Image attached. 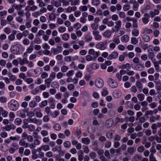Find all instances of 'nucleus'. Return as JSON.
<instances>
[{"label": "nucleus", "mask_w": 161, "mask_h": 161, "mask_svg": "<svg viewBox=\"0 0 161 161\" xmlns=\"http://www.w3.org/2000/svg\"><path fill=\"white\" fill-rule=\"evenodd\" d=\"M115 25L114 26V29L112 28V31L114 32L116 30L118 31L119 29L121 27V21L120 20H118L115 22Z\"/></svg>", "instance_id": "obj_10"}, {"label": "nucleus", "mask_w": 161, "mask_h": 161, "mask_svg": "<svg viewBox=\"0 0 161 161\" xmlns=\"http://www.w3.org/2000/svg\"><path fill=\"white\" fill-rule=\"evenodd\" d=\"M152 63H153L154 64V67L155 68V69L156 70H158L159 69V63H158L156 61V59L153 60L152 61Z\"/></svg>", "instance_id": "obj_31"}, {"label": "nucleus", "mask_w": 161, "mask_h": 161, "mask_svg": "<svg viewBox=\"0 0 161 161\" xmlns=\"http://www.w3.org/2000/svg\"><path fill=\"white\" fill-rule=\"evenodd\" d=\"M27 22L25 24V26L27 28H30L31 27V20L30 19H26Z\"/></svg>", "instance_id": "obj_30"}, {"label": "nucleus", "mask_w": 161, "mask_h": 161, "mask_svg": "<svg viewBox=\"0 0 161 161\" xmlns=\"http://www.w3.org/2000/svg\"><path fill=\"white\" fill-rule=\"evenodd\" d=\"M142 38L143 40L145 42H148L150 40L149 36L147 34H142Z\"/></svg>", "instance_id": "obj_23"}, {"label": "nucleus", "mask_w": 161, "mask_h": 161, "mask_svg": "<svg viewBox=\"0 0 161 161\" xmlns=\"http://www.w3.org/2000/svg\"><path fill=\"white\" fill-rule=\"evenodd\" d=\"M79 84L80 86L84 87L86 85V82L84 80H80L79 82Z\"/></svg>", "instance_id": "obj_61"}, {"label": "nucleus", "mask_w": 161, "mask_h": 161, "mask_svg": "<svg viewBox=\"0 0 161 161\" xmlns=\"http://www.w3.org/2000/svg\"><path fill=\"white\" fill-rule=\"evenodd\" d=\"M92 34L94 36L95 40L100 41L101 40L102 36L99 34V32L98 31L96 30H93L92 31Z\"/></svg>", "instance_id": "obj_4"}, {"label": "nucleus", "mask_w": 161, "mask_h": 161, "mask_svg": "<svg viewBox=\"0 0 161 161\" xmlns=\"http://www.w3.org/2000/svg\"><path fill=\"white\" fill-rule=\"evenodd\" d=\"M118 53L116 51H114L108 55L107 59L110 60L113 59H116L118 57Z\"/></svg>", "instance_id": "obj_8"}, {"label": "nucleus", "mask_w": 161, "mask_h": 161, "mask_svg": "<svg viewBox=\"0 0 161 161\" xmlns=\"http://www.w3.org/2000/svg\"><path fill=\"white\" fill-rule=\"evenodd\" d=\"M95 86L98 88H101L103 85V81L101 79H96L95 82Z\"/></svg>", "instance_id": "obj_6"}, {"label": "nucleus", "mask_w": 161, "mask_h": 161, "mask_svg": "<svg viewBox=\"0 0 161 161\" xmlns=\"http://www.w3.org/2000/svg\"><path fill=\"white\" fill-rule=\"evenodd\" d=\"M62 47L61 46H58L56 48H52L51 49V51L54 55H56L62 52Z\"/></svg>", "instance_id": "obj_5"}, {"label": "nucleus", "mask_w": 161, "mask_h": 161, "mask_svg": "<svg viewBox=\"0 0 161 161\" xmlns=\"http://www.w3.org/2000/svg\"><path fill=\"white\" fill-rule=\"evenodd\" d=\"M139 5L138 3L136 2H135L133 3L132 9L133 10L136 11L138 10Z\"/></svg>", "instance_id": "obj_29"}, {"label": "nucleus", "mask_w": 161, "mask_h": 161, "mask_svg": "<svg viewBox=\"0 0 161 161\" xmlns=\"http://www.w3.org/2000/svg\"><path fill=\"white\" fill-rule=\"evenodd\" d=\"M27 115L29 118L35 116V114L34 111H30L27 112Z\"/></svg>", "instance_id": "obj_53"}, {"label": "nucleus", "mask_w": 161, "mask_h": 161, "mask_svg": "<svg viewBox=\"0 0 161 161\" xmlns=\"http://www.w3.org/2000/svg\"><path fill=\"white\" fill-rule=\"evenodd\" d=\"M89 156L91 158L94 159L96 157L97 154L95 152H92L90 153Z\"/></svg>", "instance_id": "obj_60"}, {"label": "nucleus", "mask_w": 161, "mask_h": 161, "mask_svg": "<svg viewBox=\"0 0 161 161\" xmlns=\"http://www.w3.org/2000/svg\"><path fill=\"white\" fill-rule=\"evenodd\" d=\"M34 112L35 113L36 117L38 118H41L42 114L41 112V110L39 108H36L34 110Z\"/></svg>", "instance_id": "obj_14"}, {"label": "nucleus", "mask_w": 161, "mask_h": 161, "mask_svg": "<svg viewBox=\"0 0 161 161\" xmlns=\"http://www.w3.org/2000/svg\"><path fill=\"white\" fill-rule=\"evenodd\" d=\"M12 7L14 9H16L17 10H19L22 8V6L21 4L17 5L16 3H14L13 4Z\"/></svg>", "instance_id": "obj_28"}, {"label": "nucleus", "mask_w": 161, "mask_h": 161, "mask_svg": "<svg viewBox=\"0 0 161 161\" xmlns=\"http://www.w3.org/2000/svg\"><path fill=\"white\" fill-rule=\"evenodd\" d=\"M158 127H161V123L158 122L156 123H153L152 125L151 128L152 129V133L153 135L156 134L157 133Z\"/></svg>", "instance_id": "obj_3"}, {"label": "nucleus", "mask_w": 161, "mask_h": 161, "mask_svg": "<svg viewBox=\"0 0 161 161\" xmlns=\"http://www.w3.org/2000/svg\"><path fill=\"white\" fill-rule=\"evenodd\" d=\"M20 137L18 136H17L14 137L10 136L9 137V139H6L4 140V142L6 144H9L11 142V140L13 141L17 140L18 141L19 140Z\"/></svg>", "instance_id": "obj_7"}, {"label": "nucleus", "mask_w": 161, "mask_h": 161, "mask_svg": "<svg viewBox=\"0 0 161 161\" xmlns=\"http://www.w3.org/2000/svg\"><path fill=\"white\" fill-rule=\"evenodd\" d=\"M69 19L72 22H74L75 21L76 19L74 16L73 14H71L69 15Z\"/></svg>", "instance_id": "obj_49"}, {"label": "nucleus", "mask_w": 161, "mask_h": 161, "mask_svg": "<svg viewBox=\"0 0 161 161\" xmlns=\"http://www.w3.org/2000/svg\"><path fill=\"white\" fill-rule=\"evenodd\" d=\"M82 142L85 144H88L90 142V139L88 137L83 138H81Z\"/></svg>", "instance_id": "obj_27"}, {"label": "nucleus", "mask_w": 161, "mask_h": 161, "mask_svg": "<svg viewBox=\"0 0 161 161\" xmlns=\"http://www.w3.org/2000/svg\"><path fill=\"white\" fill-rule=\"evenodd\" d=\"M18 59L19 64L21 65H23L25 64H28L29 61L26 58H25L22 59L21 58H18Z\"/></svg>", "instance_id": "obj_17"}, {"label": "nucleus", "mask_w": 161, "mask_h": 161, "mask_svg": "<svg viewBox=\"0 0 161 161\" xmlns=\"http://www.w3.org/2000/svg\"><path fill=\"white\" fill-rule=\"evenodd\" d=\"M92 39V37L89 35H87L84 38V40L86 42H89L91 41Z\"/></svg>", "instance_id": "obj_62"}, {"label": "nucleus", "mask_w": 161, "mask_h": 161, "mask_svg": "<svg viewBox=\"0 0 161 161\" xmlns=\"http://www.w3.org/2000/svg\"><path fill=\"white\" fill-rule=\"evenodd\" d=\"M9 108L12 110L16 111L18 108V103L14 100H12L8 103Z\"/></svg>", "instance_id": "obj_1"}, {"label": "nucleus", "mask_w": 161, "mask_h": 161, "mask_svg": "<svg viewBox=\"0 0 161 161\" xmlns=\"http://www.w3.org/2000/svg\"><path fill=\"white\" fill-rule=\"evenodd\" d=\"M47 105V101L46 100L42 101L40 103L39 106L40 107H44Z\"/></svg>", "instance_id": "obj_45"}, {"label": "nucleus", "mask_w": 161, "mask_h": 161, "mask_svg": "<svg viewBox=\"0 0 161 161\" xmlns=\"http://www.w3.org/2000/svg\"><path fill=\"white\" fill-rule=\"evenodd\" d=\"M41 148H42V149L45 151H46L50 149L49 146L47 145H43L42 146Z\"/></svg>", "instance_id": "obj_54"}, {"label": "nucleus", "mask_w": 161, "mask_h": 161, "mask_svg": "<svg viewBox=\"0 0 161 161\" xmlns=\"http://www.w3.org/2000/svg\"><path fill=\"white\" fill-rule=\"evenodd\" d=\"M8 112L4 110L3 108L2 107H0V114H2V116L3 117H7L8 115Z\"/></svg>", "instance_id": "obj_19"}, {"label": "nucleus", "mask_w": 161, "mask_h": 161, "mask_svg": "<svg viewBox=\"0 0 161 161\" xmlns=\"http://www.w3.org/2000/svg\"><path fill=\"white\" fill-rule=\"evenodd\" d=\"M33 50V46L31 45V44L30 45V46L27 49L26 52L28 53H31Z\"/></svg>", "instance_id": "obj_37"}, {"label": "nucleus", "mask_w": 161, "mask_h": 161, "mask_svg": "<svg viewBox=\"0 0 161 161\" xmlns=\"http://www.w3.org/2000/svg\"><path fill=\"white\" fill-rule=\"evenodd\" d=\"M136 87L138 89H141L142 88V84L139 81V80L137 81L136 83Z\"/></svg>", "instance_id": "obj_58"}, {"label": "nucleus", "mask_w": 161, "mask_h": 161, "mask_svg": "<svg viewBox=\"0 0 161 161\" xmlns=\"http://www.w3.org/2000/svg\"><path fill=\"white\" fill-rule=\"evenodd\" d=\"M132 22L133 27L134 28L137 27L138 24L137 23V19L135 18H134Z\"/></svg>", "instance_id": "obj_39"}, {"label": "nucleus", "mask_w": 161, "mask_h": 161, "mask_svg": "<svg viewBox=\"0 0 161 161\" xmlns=\"http://www.w3.org/2000/svg\"><path fill=\"white\" fill-rule=\"evenodd\" d=\"M53 128L55 130L58 131L61 129V127L59 124L56 123L54 126Z\"/></svg>", "instance_id": "obj_59"}, {"label": "nucleus", "mask_w": 161, "mask_h": 161, "mask_svg": "<svg viewBox=\"0 0 161 161\" xmlns=\"http://www.w3.org/2000/svg\"><path fill=\"white\" fill-rule=\"evenodd\" d=\"M58 30L59 32L62 33L66 31V28L65 27L60 26L58 27Z\"/></svg>", "instance_id": "obj_52"}, {"label": "nucleus", "mask_w": 161, "mask_h": 161, "mask_svg": "<svg viewBox=\"0 0 161 161\" xmlns=\"http://www.w3.org/2000/svg\"><path fill=\"white\" fill-rule=\"evenodd\" d=\"M135 150L134 148L132 147H128L127 149V151L129 154H132Z\"/></svg>", "instance_id": "obj_36"}, {"label": "nucleus", "mask_w": 161, "mask_h": 161, "mask_svg": "<svg viewBox=\"0 0 161 161\" xmlns=\"http://www.w3.org/2000/svg\"><path fill=\"white\" fill-rule=\"evenodd\" d=\"M152 32L153 30L151 29L145 28L142 30V34H150Z\"/></svg>", "instance_id": "obj_20"}, {"label": "nucleus", "mask_w": 161, "mask_h": 161, "mask_svg": "<svg viewBox=\"0 0 161 161\" xmlns=\"http://www.w3.org/2000/svg\"><path fill=\"white\" fill-rule=\"evenodd\" d=\"M130 8V6L129 4H126L123 5V9L124 11H126L129 10Z\"/></svg>", "instance_id": "obj_44"}, {"label": "nucleus", "mask_w": 161, "mask_h": 161, "mask_svg": "<svg viewBox=\"0 0 161 161\" xmlns=\"http://www.w3.org/2000/svg\"><path fill=\"white\" fill-rule=\"evenodd\" d=\"M134 161H139L141 159V156L139 155H136L133 157Z\"/></svg>", "instance_id": "obj_64"}, {"label": "nucleus", "mask_w": 161, "mask_h": 161, "mask_svg": "<svg viewBox=\"0 0 161 161\" xmlns=\"http://www.w3.org/2000/svg\"><path fill=\"white\" fill-rule=\"evenodd\" d=\"M131 34L134 36H138L139 34V31L136 29H134L131 31Z\"/></svg>", "instance_id": "obj_25"}, {"label": "nucleus", "mask_w": 161, "mask_h": 161, "mask_svg": "<svg viewBox=\"0 0 161 161\" xmlns=\"http://www.w3.org/2000/svg\"><path fill=\"white\" fill-rule=\"evenodd\" d=\"M22 122V120L19 118H16L14 121V124L16 125H20Z\"/></svg>", "instance_id": "obj_35"}, {"label": "nucleus", "mask_w": 161, "mask_h": 161, "mask_svg": "<svg viewBox=\"0 0 161 161\" xmlns=\"http://www.w3.org/2000/svg\"><path fill=\"white\" fill-rule=\"evenodd\" d=\"M103 35L104 37L109 39L111 37L112 33L110 30H107L103 33Z\"/></svg>", "instance_id": "obj_18"}, {"label": "nucleus", "mask_w": 161, "mask_h": 161, "mask_svg": "<svg viewBox=\"0 0 161 161\" xmlns=\"http://www.w3.org/2000/svg\"><path fill=\"white\" fill-rule=\"evenodd\" d=\"M113 42L116 45L119 44L120 42V41L119 38L115 37L113 39Z\"/></svg>", "instance_id": "obj_63"}, {"label": "nucleus", "mask_w": 161, "mask_h": 161, "mask_svg": "<svg viewBox=\"0 0 161 161\" xmlns=\"http://www.w3.org/2000/svg\"><path fill=\"white\" fill-rule=\"evenodd\" d=\"M119 16L120 18H124L126 16L125 13L124 12H118Z\"/></svg>", "instance_id": "obj_46"}, {"label": "nucleus", "mask_w": 161, "mask_h": 161, "mask_svg": "<svg viewBox=\"0 0 161 161\" xmlns=\"http://www.w3.org/2000/svg\"><path fill=\"white\" fill-rule=\"evenodd\" d=\"M108 94V92L107 90V89L104 88L103 89L102 92V95L103 96H105Z\"/></svg>", "instance_id": "obj_47"}, {"label": "nucleus", "mask_w": 161, "mask_h": 161, "mask_svg": "<svg viewBox=\"0 0 161 161\" xmlns=\"http://www.w3.org/2000/svg\"><path fill=\"white\" fill-rule=\"evenodd\" d=\"M55 77L56 73L54 72H53L51 74L49 75V78L48 79L52 81L55 78Z\"/></svg>", "instance_id": "obj_42"}, {"label": "nucleus", "mask_w": 161, "mask_h": 161, "mask_svg": "<svg viewBox=\"0 0 161 161\" xmlns=\"http://www.w3.org/2000/svg\"><path fill=\"white\" fill-rule=\"evenodd\" d=\"M37 105L36 102L35 101H31L29 103V107L31 108H34Z\"/></svg>", "instance_id": "obj_32"}, {"label": "nucleus", "mask_w": 161, "mask_h": 161, "mask_svg": "<svg viewBox=\"0 0 161 161\" xmlns=\"http://www.w3.org/2000/svg\"><path fill=\"white\" fill-rule=\"evenodd\" d=\"M80 0H73L71 2V5L72 6H75L79 4Z\"/></svg>", "instance_id": "obj_57"}, {"label": "nucleus", "mask_w": 161, "mask_h": 161, "mask_svg": "<svg viewBox=\"0 0 161 161\" xmlns=\"http://www.w3.org/2000/svg\"><path fill=\"white\" fill-rule=\"evenodd\" d=\"M120 68L123 69H129L131 67L129 64L126 63L125 64H122L121 65Z\"/></svg>", "instance_id": "obj_26"}, {"label": "nucleus", "mask_w": 161, "mask_h": 161, "mask_svg": "<svg viewBox=\"0 0 161 161\" xmlns=\"http://www.w3.org/2000/svg\"><path fill=\"white\" fill-rule=\"evenodd\" d=\"M144 95L142 93L138 94L137 96V97L139 100L141 101H143L144 99Z\"/></svg>", "instance_id": "obj_48"}, {"label": "nucleus", "mask_w": 161, "mask_h": 161, "mask_svg": "<svg viewBox=\"0 0 161 161\" xmlns=\"http://www.w3.org/2000/svg\"><path fill=\"white\" fill-rule=\"evenodd\" d=\"M150 48L147 49V51L148 53V58L151 59V61H152L156 59L154 58V53L152 52H150Z\"/></svg>", "instance_id": "obj_21"}, {"label": "nucleus", "mask_w": 161, "mask_h": 161, "mask_svg": "<svg viewBox=\"0 0 161 161\" xmlns=\"http://www.w3.org/2000/svg\"><path fill=\"white\" fill-rule=\"evenodd\" d=\"M113 131L111 130V131L107 132L106 134V136L108 138H111L113 136Z\"/></svg>", "instance_id": "obj_55"}, {"label": "nucleus", "mask_w": 161, "mask_h": 161, "mask_svg": "<svg viewBox=\"0 0 161 161\" xmlns=\"http://www.w3.org/2000/svg\"><path fill=\"white\" fill-rule=\"evenodd\" d=\"M88 53L89 54L92 55L94 58H97L99 56L98 52L95 51L93 49H90Z\"/></svg>", "instance_id": "obj_13"}, {"label": "nucleus", "mask_w": 161, "mask_h": 161, "mask_svg": "<svg viewBox=\"0 0 161 161\" xmlns=\"http://www.w3.org/2000/svg\"><path fill=\"white\" fill-rule=\"evenodd\" d=\"M27 128L29 131L31 132L34 131L35 130V126L32 124L29 125Z\"/></svg>", "instance_id": "obj_41"}, {"label": "nucleus", "mask_w": 161, "mask_h": 161, "mask_svg": "<svg viewBox=\"0 0 161 161\" xmlns=\"http://www.w3.org/2000/svg\"><path fill=\"white\" fill-rule=\"evenodd\" d=\"M159 13V11L158 9H154L153 11H151L150 12V14L152 18H153L156 15H158Z\"/></svg>", "instance_id": "obj_22"}, {"label": "nucleus", "mask_w": 161, "mask_h": 161, "mask_svg": "<svg viewBox=\"0 0 161 161\" xmlns=\"http://www.w3.org/2000/svg\"><path fill=\"white\" fill-rule=\"evenodd\" d=\"M96 47L101 50H104L106 48V44L103 42H100L96 45Z\"/></svg>", "instance_id": "obj_9"}, {"label": "nucleus", "mask_w": 161, "mask_h": 161, "mask_svg": "<svg viewBox=\"0 0 161 161\" xmlns=\"http://www.w3.org/2000/svg\"><path fill=\"white\" fill-rule=\"evenodd\" d=\"M80 10L85 12L87 10V7L86 6H81L79 8Z\"/></svg>", "instance_id": "obj_50"}, {"label": "nucleus", "mask_w": 161, "mask_h": 161, "mask_svg": "<svg viewBox=\"0 0 161 161\" xmlns=\"http://www.w3.org/2000/svg\"><path fill=\"white\" fill-rule=\"evenodd\" d=\"M114 123L113 120L111 118L108 119L105 122V125L108 128L111 127Z\"/></svg>", "instance_id": "obj_15"}, {"label": "nucleus", "mask_w": 161, "mask_h": 161, "mask_svg": "<svg viewBox=\"0 0 161 161\" xmlns=\"http://www.w3.org/2000/svg\"><path fill=\"white\" fill-rule=\"evenodd\" d=\"M92 28L94 30H96L98 27V24L97 22H94L91 25Z\"/></svg>", "instance_id": "obj_34"}, {"label": "nucleus", "mask_w": 161, "mask_h": 161, "mask_svg": "<svg viewBox=\"0 0 161 161\" xmlns=\"http://www.w3.org/2000/svg\"><path fill=\"white\" fill-rule=\"evenodd\" d=\"M29 121L31 123H33L38 125H40L42 124V121L40 119H38L36 118H29Z\"/></svg>", "instance_id": "obj_12"}, {"label": "nucleus", "mask_w": 161, "mask_h": 161, "mask_svg": "<svg viewBox=\"0 0 161 161\" xmlns=\"http://www.w3.org/2000/svg\"><path fill=\"white\" fill-rule=\"evenodd\" d=\"M100 3L99 0H92V4L94 6H97Z\"/></svg>", "instance_id": "obj_56"}, {"label": "nucleus", "mask_w": 161, "mask_h": 161, "mask_svg": "<svg viewBox=\"0 0 161 161\" xmlns=\"http://www.w3.org/2000/svg\"><path fill=\"white\" fill-rule=\"evenodd\" d=\"M107 81L109 86L112 88H116L118 86L117 82L112 78H108Z\"/></svg>", "instance_id": "obj_2"}, {"label": "nucleus", "mask_w": 161, "mask_h": 161, "mask_svg": "<svg viewBox=\"0 0 161 161\" xmlns=\"http://www.w3.org/2000/svg\"><path fill=\"white\" fill-rule=\"evenodd\" d=\"M113 96L115 98H118L120 97L121 95L119 92L117 91H115L113 93Z\"/></svg>", "instance_id": "obj_43"}, {"label": "nucleus", "mask_w": 161, "mask_h": 161, "mask_svg": "<svg viewBox=\"0 0 161 161\" xmlns=\"http://www.w3.org/2000/svg\"><path fill=\"white\" fill-rule=\"evenodd\" d=\"M156 89L157 91H161V82H158L156 85Z\"/></svg>", "instance_id": "obj_51"}, {"label": "nucleus", "mask_w": 161, "mask_h": 161, "mask_svg": "<svg viewBox=\"0 0 161 161\" xmlns=\"http://www.w3.org/2000/svg\"><path fill=\"white\" fill-rule=\"evenodd\" d=\"M150 17V15L147 14H145L143 17L142 18V21L144 24H147L149 21V19Z\"/></svg>", "instance_id": "obj_11"}, {"label": "nucleus", "mask_w": 161, "mask_h": 161, "mask_svg": "<svg viewBox=\"0 0 161 161\" xmlns=\"http://www.w3.org/2000/svg\"><path fill=\"white\" fill-rule=\"evenodd\" d=\"M62 37L64 40L67 41L69 39V35L67 33H64L62 35Z\"/></svg>", "instance_id": "obj_33"}, {"label": "nucleus", "mask_w": 161, "mask_h": 161, "mask_svg": "<svg viewBox=\"0 0 161 161\" xmlns=\"http://www.w3.org/2000/svg\"><path fill=\"white\" fill-rule=\"evenodd\" d=\"M16 128V126L13 124L6 125L4 128L5 130L7 131H9L11 130H14Z\"/></svg>", "instance_id": "obj_16"}, {"label": "nucleus", "mask_w": 161, "mask_h": 161, "mask_svg": "<svg viewBox=\"0 0 161 161\" xmlns=\"http://www.w3.org/2000/svg\"><path fill=\"white\" fill-rule=\"evenodd\" d=\"M11 50L12 53L14 54H17L19 51L17 47H12Z\"/></svg>", "instance_id": "obj_40"}, {"label": "nucleus", "mask_w": 161, "mask_h": 161, "mask_svg": "<svg viewBox=\"0 0 161 161\" xmlns=\"http://www.w3.org/2000/svg\"><path fill=\"white\" fill-rule=\"evenodd\" d=\"M124 119L123 118H120L119 117H116L115 118V122L116 124L118 123H123L124 122Z\"/></svg>", "instance_id": "obj_38"}, {"label": "nucleus", "mask_w": 161, "mask_h": 161, "mask_svg": "<svg viewBox=\"0 0 161 161\" xmlns=\"http://www.w3.org/2000/svg\"><path fill=\"white\" fill-rule=\"evenodd\" d=\"M129 37L127 35H125L123 36L121 38L122 42H127L129 41Z\"/></svg>", "instance_id": "obj_24"}]
</instances>
